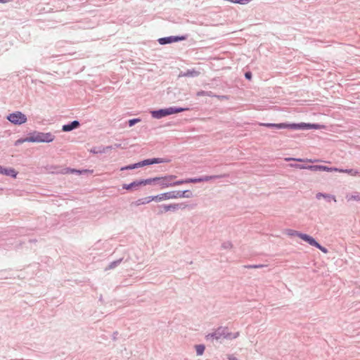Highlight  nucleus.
I'll use <instances>...</instances> for the list:
<instances>
[{
    "instance_id": "1",
    "label": "nucleus",
    "mask_w": 360,
    "mask_h": 360,
    "mask_svg": "<svg viewBox=\"0 0 360 360\" xmlns=\"http://www.w3.org/2000/svg\"><path fill=\"white\" fill-rule=\"evenodd\" d=\"M226 176V175H212V176H204L200 178H191L186 179L185 180H179L176 181H172L173 179H176V176L175 175H167L165 176H158L156 177V182L159 185H160L162 188H167L174 186H179L184 184L188 183H200L203 181H208L211 179H221Z\"/></svg>"
},
{
    "instance_id": "2",
    "label": "nucleus",
    "mask_w": 360,
    "mask_h": 360,
    "mask_svg": "<svg viewBox=\"0 0 360 360\" xmlns=\"http://www.w3.org/2000/svg\"><path fill=\"white\" fill-rule=\"evenodd\" d=\"M239 332L235 333H230L228 327L219 326L215 329L212 333L207 334L205 336L207 340H219L221 338L226 340H233L239 336Z\"/></svg>"
},
{
    "instance_id": "3",
    "label": "nucleus",
    "mask_w": 360,
    "mask_h": 360,
    "mask_svg": "<svg viewBox=\"0 0 360 360\" xmlns=\"http://www.w3.org/2000/svg\"><path fill=\"white\" fill-rule=\"evenodd\" d=\"M54 139L55 136L51 132L44 133L35 131L30 134L29 139L27 140L33 143H50L52 142Z\"/></svg>"
},
{
    "instance_id": "4",
    "label": "nucleus",
    "mask_w": 360,
    "mask_h": 360,
    "mask_svg": "<svg viewBox=\"0 0 360 360\" xmlns=\"http://www.w3.org/2000/svg\"><path fill=\"white\" fill-rule=\"evenodd\" d=\"M189 110L188 108H176L170 107L165 109H160L158 110H153L151 112L152 117L155 119H160L167 115H170L174 113L181 112Z\"/></svg>"
},
{
    "instance_id": "5",
    "label": "nucleus",
    "mask_w": 360,
    "mask_h": 360,
    "mask_svg": "<svg viewBox=\"0 0 360 360\" xmlns=\"http://www.w3.org/2000/svg\"><path fill=\"white\" fill-rule=\"evenodd\" d=\"M6 118L9 122L15 125L24 124L27 120V116L20 111H15L11 113Z\"/></svg>"
},
{
    "instance_id": "6",
    "label": "nucleus",
    "mask_w": 360,
    "mask_h": 360,
    "mask_svg": "<svg viewBox=\"0 0 360 360\" xmlns=\"http://www.w3.org/2000/svg\"><path fill=\"white\" fill-rule=\"evenodd\" d=\"M186 207H189L191 209L193 208V206H190L185 202L181 203H172L169 205H159L157 206L158 209H164L165 212H175L178 210H184Z\"/></svg>"
},
{
    "instance_id": "7",
    "label": "nucleus",
    "mask_w": 360,
    "mask_h": 360,
    "mask_svg": "<svg viewBox=\"0 0 360 360\" xmlns=\"http://www.w3.org/2000/svg\"><path fill=\"white\" fill-rule=\"evenodd\" d=\"M186 39H187V36L186 35H183V36H170V37H166L160 38L158 41L160 44L165 45V44H171V43H173V42H177V41H184V40H186Z\"/></svg>"
},
{
    "instance_id": "8",
    "label": "nucleus",
    "mask_w": 360,
    "mask_h": 360,
    "mask_svg": "<svg viewBox=\"0 0 360 360\" xmlns=\"http://www.w3.org/2000/svg\"><path fill=\"white\" fill-rule=\"evenodd\" d=\"M261 126H264L268 128H274L276 129H288L291 130H295V123L288 124V123H260Z\"/></svg>"
},
{
    "instance_id": "9",
    "label": "nucleus",
    "mask_w": 360,
    "mask_h": 360,
    "mask_svg": "<svg viewBox=\"0 0 360 360\" xmlns=\"http://www.w3.org/2000/svg\"><path fill=\"white\" fill-rule=\"evenodd\" d=\"M177 191H172L164 193H161L160 195H155V201L160 202L163 200H169V199H176L179 198L178 195L176 194Z\"/></svg>"
},
{
    "instance_id": "10",
    "label": "nucleus",
    "mask_w": 360,
    "mask_h": 360,
    "mask_svg": "<svg viewBox=\"0 0 360 360\" xmlns=\"http://www.w3.org/2000/svg\"><path fill=\"white\" fill-rule=\"evenodd\" d=\"M143 161V164L144 166L146 165H150L153 164H160V163H168L171 161L169 158H150V159H146Z\"/></svg>"
},
{
    "instance_id": "11",
    "label": "nucleus",
    "mask_w": 360,
    "mask_h": 360,
    "mask_svg": "<svg viewBox=\"0 0 360 360\" xmlns=\"http://www.w3.org/2000/svg\"><path fill=\"white\" fill-rule=\"evenodd\" d=\"M295 130H307L310 129H319V125L317 124H307V123H295Z\"/></svg>"
},
{
    "instance_id": "12",
    "label": "nucleus",
    "mask_w": 360,
    "mask_h": 360,
    "mask_svg": "<svg viewBox=\"0 0 360 360\" xmlns=\"http://www.w3.org/2000/svg\"><path fill=\"white\" fill-rule=\"evenodd\" d=\"M80 126V123L77 120H74L67 124H64L62 127L63 131H70L75 129L78 128Z\"/></svg>"
},
{
    "instance_id": "13",
    "label": "nucleus",
    "mask_w": 360,
    "mask_h": 360,
    "mask_svg": "<svg viewBox=\"0 0 360 360\" xmlns=\"http://www.w3.org/2000/svg\"><path fill=\"white\" fill-rule=\"evenodd\" d=\"M0 174L9 176L13 178H15L18 173L17 172L13 169V168H5L1 167V169H0Z\"/></svg>"
},
{
    "instance_id": "14",
    "label": "nucleus",
    "mask_w": 360,
    "mask_h": 360,
    "mask_svg": "<svg viewBox=\"0 0 360 360\" xmlns=\"http://www.w3.org/2000/svg\"><path fill=\"white\" fill-rule=\"evenodd\" d=\"M153 200L155 201V196H148L146 198L138 199L136 201L134 202V204L136 206H139L141 205L148 204Z\"/></svg>"
},
{
    "instance_id": "15",
    "label": "nucleus",
    "mask_w": 360,
    "mask_h": 360,
    "mask_svg": "<svg viewBox=\"0 0 360 360\" xmlns=\"http://www.w3.org/2000/svg\"><path fill=\"white\" fill-rule=\"evenodd\" d=\"M300 238L308 243L311 246L316 247V245H318V242L313 237L306 233H302V235L300 236Z\"/></svg>"
},
{
    "instance_id": "16",
    "label": "nucleus",
    "mask_w": 360,
    "mask_h": 360,
    "mask_svg": "<svg viewBox=\"0 0 360 360\" xmlns=\"http://www.w3.org/2000/svg\"><path fill=\"white\" fill-rule=\"evenodd\" d=\"M139 183H140V180H136V181H134L129 184H124L122 185V188L126 189V190H131L133 188H136L137 187L141 186V184H139Z\"/></svg>"
},
{
    "instance_id": "17",
    "label": "nucleus",
    "mask_w": 360,
    "mask_h": 360,
    "mask_svg": "<svg viewBox=\"0 0 360 360\" xmlns=\"http://www.w3.org/2000/svg\"><path fill=\"white\" fill-rule=\"evenodd\" d=\"M176 194L178 195L179 198H190L193 197V193L189 190L177 191Z\"/></svg>"
},
{
    "instance_id": "18",
    "label": "nucleus",
    "mask_w": 360,
    "mask_h": 360,
    "mask_svg": "<svg viewBox=\"0 0 360 360\" xmlns=\"http://www.w3.org/2000/svg\"><path fill=\"white\" fill-rule=\"evenodd\" d=\"M347 201L355 200L360 201V193L358 192H354L353 194H347L345 197Z\"/></svg>"
},
{
    "instance_id": "19",
    "label": "nucleus",
    "mask_w": 360,
    "mask_h": 360,
    "mask_svg": "<svg viewBox=\"0 0 360 360\" xmlns=\"http://www.w3.org/2000/svg\"><path fill=\"white\" fill-rule=\"evenodd\" d=\"M340 172L347 173L351 176H360V172L354 169H339Z\"/></svg>"
},
{
    "instance_id": "20",
    "label": "nucleus",
    "mask_w": 360,
    "mask_h": 360,
    "mask_svg": "<svg viewBox=\"0 0 360 360\" xmlns=\"http://www.w3.org/2000/svg\"><path fill=\"white\" fill-rule=\"evenodd\" d=\"M156 182V177H154V178H150V179H141L140 180V183L141 186H146V185H149V184H151L153 183H155Z\"/></svg>"
},
{
    "instance_id": "21",
    "label": "nucleus",
    "mask_w": 360,
    "mask_h": 360,
    "mask_svg": "<svg viewBox=\"0 0 360 360\" xmlns=\"http://www.w3.org/2000/svg\"><path fill=\"white\" fill-rule=\"evenodd\" d=\"M205 345H195V351L197 356H201L204 353L205 351Z\"/></svg>"
},
{
    "instance_id": "22",
    "label": "nucleus",
    "mask_w": 360,
    "mask_h": 360,
    "mask_svg": "<svg viewBox=\"0 0 360 360\" xmlns=\"http://www.w3.org/2000/svg\"><path fill=\"white\" fill-rule=\"evenodd\" d=\"M286 233L290 236H297L300 238V236L302 235V233L299 232L295 230H292V229H287Z\"/></svg>"
},
{
    "instance_id": "23",
    "label": "nucleus",
    "mask_w": 360,
    "mask_h": 360,
    "mask_svg": "<svg viewBox=\"0 0 360 360\" xmlns=\"http://www.w3.org/2000/svg\"><path fill=\"white\" fill-rule=\"evenodd\" d=\"M285 160L286 161L295 160V161H298V162H318V160H311V159L304 160V159H301V158H286Z\"/></svg>"
},
{
    "instance_id": "24",
    "label": "nucleus",
    "mask_w": 360,
    "mask_h": 360,
    "mask_svg": "<svg viewBox=\"0 0 360 360\" xmlns=\"http://www.w3.org/2000/svg\"><path fill=\"white\" fill-rule=\"evenodd\" d=\"M91 153L94 154L105 153V149L103 146L95 147L91 150Z\"/></svg>"
},
{
    "instance_id": "25",
    "label": "nucleus",
    "mask_w": 360,
    "mask_h": 360,
    "mask_svg": "<svg viewBox=\"0 0 360 360\" xmlns=\"http://www.w3.org/2000/svg\"><path fill=\"white\" fill-rule=\"evenodd\" d=\"M62 174H68V173H77V174H81V171L75 169H70V168H65L61 172Z\"/></svg>"
},
{
    "instance_id": "26",
    "label": "nucleus",
    "mask_w": 360,
    "mask_h": 360,
    "mask_svg": "<svg viewBox=\"0 0 360 360\" xmlns=\"http://www.w3.org/2000/svg\"><path fill=\"white\" fill-rule=\"evenodd\" d=\"M305 169L314 172L320 171V165H305Z\"/></svg>"
},
{
    "instance_id": "27",
    "label": "nucleus",
    "mask_w": 360,
    "mask_h": 360,
    "mask_svg": "<svg viewBox=\"0 0 360 360\" xmlns=\"http://www.w3.org/2000/svg\"><path fill=\"white\" fill-rule=\"evenodd\" d=\"M122 260V259H119L117 260L110 262L108 266V269H112L115 268L118 264H120L121 263Z\"/></svg>"
},
{
    "instance_id": "28",
    "label": "nucleus",
    "mask_w": 360,
    "mask_h": 360,
    "mask_svg": "<svg viewBox=\"0 0 360 360\" xmlns=\"http://www.w3.org/2000/svg\"><path fill=\"white\" fill-rule=\"evenodd\" d=\"M320 171H326V172H332V171H338V168L334 167H328L323 165H320Z\"/></svg>"
},
{
    "instance_id": "29",
    "label": "nucleus",
    "mask_w": 360,
    "mask_h": 360,
    "mask_svg": "<svg viewBox=\"0 0 360 360\" xmlns=\"http://www.w3.org/2000/svg\"><path fill=\"white\" fill-rule=\"evenodd\" d=\"M323 198H325L327 202H330L331 200L334 202L337 201L335 196L332 194L326 193V195L324 196Z\"/></svg>"
},
{
    "instance_id": "30",
    "label": "nucleus",
    "mask_w": 360,
    "mask_h": 360,
    "mask_svg": "<svg viewBox=\"0 0 360 360\" xmlns=\"http://www.w3.org/2000/svg\"><path fill=\"white\" fill-rule=\"evenodd\" d=\"M221 248L223 249H231L233 248V244L231 241H225L221 244Z\"/></svg>"
},
{
    "instance_id": "31",
    "label": "nucleus",
    "mask_w": 360,
    "mask_h": 360,
    "mask_svg": "<svg viewBox=\"0 0 360 360\" xmlns=\"http://www.w3.org/2000/svg\"><path fill=\"white\" fill-rule=\"evenodd\" d=\"M265 265L264 264H250V265H245L244 267L246 269H260L264 267Z\"/></svg>"
},
{
    "instance_id": "32",
    "label": "nucleus",
    "mask_w": 360,
    "mask_h": 360,
    "mask_svg": "<svg viewBox=\"0 0 360 360\" xmlns=\"http://www.w3.org/2000/svg\"><path fill=\"white\" fill-rule=\"evenodd\" d=\"M28 139H29V136L24 138V139H18L15 143V146H18L24 142H30V141L27 140Z\"/></svg>"
},
{
    "instance_id": "33",
    "label": "nucleus",
    "mask_w": 360,
    "mask_h": 360,
    "mask_svg": "<svg viewBox=\"0 0 360 360\" xmlns=\"http://www.w3.org/2000/svg\"><path fill=\"white\" fill-rule=\"evenodd\" d=\"M140 121H141V120L139 118H134V119L129 120V122H128L129 123V127H132L135 124L138 123Z\"/></svg>"
},
{
    "instance_id": "34",
    "label": "nucleus",
    "mask_w": 360,
    "mask_h": 360,
    "mask_svg": "<svg viewBox=\"0 0 360 360\" xmlns=\"http://www.w3.org/2000/svg\"><path fill=\"white\" fill-rule=\"evenodd\" d=\"M290 167L298 168L302 169H305V165H300V164H290Z\"/></svg>"
},
{
    "instance_id": "35",
    "label": "nucleus",
    "mask_w": 360,
    "mask_h": 360,
    "mask_svg": "<svg viewBox=\"0 0 360 360\" xmlns=\"http://www.w3.org/2000/svg\"><path fill=\"white\" fill-rule=\"evenodd\" d=\"M316 248H318L319 250H320L323 253H328V249L322 246L319 243H318V245H316Z\"/></svg>"
},
{
    "instance_id": "36",
    "label": "nucleus",
    "mask_w": 360,
    "mask_h": 360,
    "mask_svg": "<svg viewBox=\"0 0 360 360\" xmlns=\"http://www.w3.org/2000/svg\"><path fill=\"white\" fill-rule=\"evenodd\" d=\"M135 169V166L134 164H131V165H129L127 166L121 167L120 170L124 171V170H129V169Z\"/></svg>"
},
{
    "instance_id": "37",
    "label": "nucleus",
    "mask_w": 360,
    "mask_h": 360,
    "mask_svg": "<svg viewBox=\"0 0 360 360\" xmlns=\"http://www.w3.org/2000/svg\"><path fill=\"white\" fill-rule=\"evenodd\" d=\"M206 94H207V91H199L196 93V96H206Z\"/></svg>"
},
{
    "instance_id": "38",
    "label": "nucleus",
    "mask_w": 360,
    "mask_h": 360,
    "mask_svg": "<svg viewBox=\"0 0 360 360\" xmlns=\"http://www.w3.org/2000/svg\"><path fill=\"white\" fill-rule=\"evenodd\" d=\"M326 195V193H317L316 194V198L319 200L321 198H324V196Z\"/></svg>"
},
{
    "instance_id": "39",
    "label": "nucleus",
    "mask_w": 360,
    "mask_h": 360,
    "mask_svg": "<svg viewBox=\"0 0 360 360\" xmlns=\"http://www.w3.org/2000/svg\"><path fill=\"white\" fill-rule=\"evenodd\" d=\"M134 165L135 166V169L144 166L143 164V161L139 162L137 163H134Z\"/></svg>"
},
{
    "instance_id": "40",
    "label": "nucleus",
    "mask_w": 360,
    "mask_h": 360,
    "mask_svg": "<svg viewBox=\"0 0 360 360\" xmlns=\"http://www.w3.org/2000/svg\"><path fill=\"white\" fill-rule=\"evenodd\" d=\"M245 77L248 79H250L252 78V73L250 72H247L245 73Z\"/></svg>"
},
{
    "instance_id": "41",
    "label": "nucleus",
    "mask_w": 360,
    "mask_h": 360,
    "mask_svg": "<svg viewBox=\"0 0 360 360\" xmlns=\"http://www.w3.org/2000/svg\"><path fill=\"white\" fill-rule=\"evenodd\" d=\"M206 96H209V97H217V96L215 94H214V93L212 91H207V94H206Z\"/></svg>"
},
{
    "instance_id": "42",
    "label": "nucleus",
    "mask_w": 360,
    "mask_h": 360,
    "mask_svg": "<svg viewBox=\"0 0 360 360\" xmlns=\"http://www.w3.org/2000/svg\"><path fill=\"white\" fill-rule=\"evenodd\" d=\"M186 75H187V76H195V75H197V74H196L195 71H193V72L188 71L187 73L186 74Z\"/></svg>"
},
{
    "instance_id": "43",
    "label": "nucleus",
    "mask_w": 360,
    "mask_h": 360,
    "mask_svg": "<svg viewBox=\"0 0 360 360\" xmlns=\"http://www.w3.org/2000/svg\"><path fill=\"white\" fill-rule=\"evenodd\" d=\"M103 148L105 149V153H106L109 150L113 149V146H103Z\"/></svg>"
},
{
    "instance_id": "44",
    "label": "nucleus",
    "mask_w": 360,
    "mask_h": 360,
    "mask_svg": "<svg viewBox=\"0 0 360 360\" xmlns=\"http://www.w3.org/2000/svg\"><path fill=\"white\" fill-rule=\"evenodd\" d=\"M229 360H238L236 356L233 355H229L228 357Z\"/></svg>"
},
{
    "instance_id": "45",
    "label": "nucleus",
    "mask_w": 360,
    "mask_h": 360,
    "mask_svg": "<svg viewBox=\"0 0 360 360\" xmlns=\"http://www.w3.org/2000/svg\"><path fill=\"white\" fill-rule=\"evenodd\" d=\"M112 146H113V148H122L120 143H115Z\"/></svg>"
},
{
    "instance_id": "46",
    "label": "nucleus",
    "mask_w": 360,
    "mask_h": 360,
    "mask_svg": "<svg viewBox=\"0 0 360 360\" xmlns=\"http://www.w3.org/2000/svg\"><path fill=\"white\" fill-rule=\"evenodd\" d=\"M165 212L164 211V209H159V211L158 212V214H162Z\"/></svg>"
},
{
    "instance_id": "47",
    "label": "nucleus",
    "mask_w": 360,
    "mask_h": 360,
    "mask_svg": "<svg viewBox=\"0 0 360 360\" xmlns=\"http://www.w3.org/2000/svg\"><path fill=\"white\" fill-rule=\"evenodd\" d=\"M12 0H0V3H8L11 1Z\"/></svg>"
},
{
    "instance_id": "48",
    "label": "nucleus",
    "mask_w": 360,
    "mask_h": 360,
    "mask_svg": "<svg viewBox=\"0 0 360 360\" xmlns=\"http://www.w3.org/2000/svg\"><path fill=\"white\" fill-rule=\"evenodd\" d=\"M0 169H1V166H0Z\"/></svg>"
},
{
    "instance_id": "49",
    "label": "nucleus",
    "mask_w": 360,
    "mask_h": 360,
    "mask_svg": "<svg viewBox=\"0 0 360 360\" xmlns=\"http://www.w3.org/2000/svg\"><path fill=\"white\" fill-rule=\"evenodd\" d=\"M2 190V188H0V191Z\"/></svg>"
}]
</instances>
